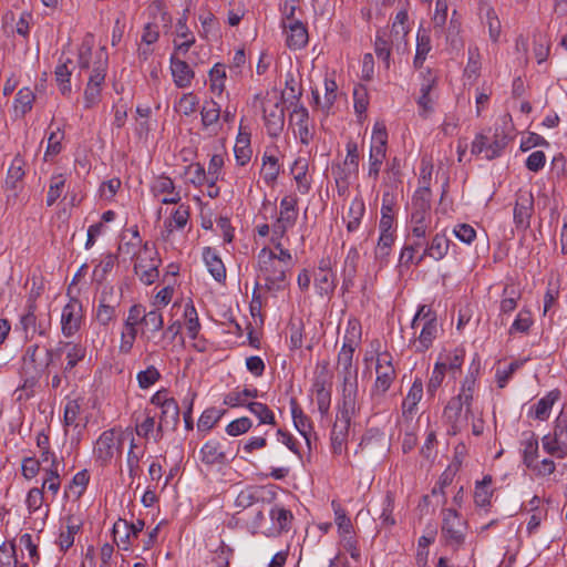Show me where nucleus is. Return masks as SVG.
<instances>
[{"label": "nucleus", "instance_id": "obj_56", "mask_svg": "<svg viewBox=\"0 0 567 567\" xmlns=\"http://www.w3.org/2000/svg\"><path fill=\"white\" fill-rule=\"evenodd\" d=\"M248 410L259 419L262 424H275L274 412L261 402H249L247 404Z\"/></svg>", "mask_w": 567, "mask_h": 567}, {"label": "nucleus", "instance_id": "obj_48", "mask_svg": "<svg viewBox=\"0 0 567 567\" xmlns=\"http://www.w3.org/2000/svg\"><path fill=\"white\" fill-rule=\"evenodd\" d=\"M188 218L189 206L179 205L172 214V217L165 221V227L169 233L174 229H183L186 226Z\"/></svg>", "mask_w": 567, "mask_h": 567}, {"label": "nucleus", "instance_id": "obj_39", "mask_svg": "<svg viewBox=\"0 0 567 567\" xmlns=\"http://www.w3.org/2000/svg\"><path fill=\"white\" fill-rule=\"evenodd\" d=\"M450 240L442 234H436L425 247V255L434 260L443 259L449 251Z\"/></svg>", "mask_w": 567, "mask_h": 567}, {"label": "nucleus", "instance_id": "obj_36", "mask_svg": "<svg viewBox=\"0 0 567 567\" xmlns=\"http://www.w3.org/2000/svg\"><path fill=\"white\" fill-rule=\"evenodd\" d=\"M437 336V322L436 320L429 319V321L422 323V329L417 338L416 351H426L436 339Z\"/></svg>", "mask_w": 567, "mask_h": 567}, {"label": "nucleus", "instance_id": "obj_27", "mask_svg": "<svg viewBox=\"0 0 567 567\" xmlns=\"http://www.w3.org/2000/svg\"><path fill=\"white\" fill-rule=\"evenodd\" d=\"M308 110L303 106H297L290 115V121L295 122L297 126V134L299 135L300 142L305 145H308L312 137L308 126Z\"/></svg>", "mask_w": 567, "mask_h": 567}, {"label": "nucleus", "instance_id": "obj_7", "mask_svg": "<svg viewBox=\"0 0 567 567\" xmlns=\"http://www.w3.org/2000/svg\"><path fill=\"white\" fill-rule=\"evenodd\" d=\"M466 522L462 519L455 509L443 511V522L441 532L446 544L454 549H458L465 540Z\"/></svg>", "mask_w": 567, "mask_h": 567}, {"label": "nucleus", "instance_id": "obj_23", "mask_svg": "<svg viewBox=\"0 0 567 567\" xmlns=\"http://www.w3.org/2000/svg\"><path fill=\"white\" fill-rule=\"evenodd\" d=\"M352 417H346L338 413L337 421L331 431V447L333 453L340 454L347 440Z\"/></svg>", "mask_w": 567, "mask_h": 567}, {"label": "nucleus", "instance_id": "obj_41", "mask_svg": "<svg viewBox=\"0 0 567 567\" xmlns=\"http://www.w3.org/2000/svg\"><path fill=\"white\" fill-rule=\"evenodd\" d=\"M560 398V391L555 389L548 392L535 404L534 415L536 419L545 421L549 417L554 403Z\"/></svg>", "mask_w": 567, "mask_h": 567}, {"label": "nucleus", "instance_id": "obj_54", "mask_svg": "<svg viewBox=\"0 0 567 567\" xmlns=\"http://www.w3.org/2000/svg\"><path fill=\"white\" fill-rule=\"evenodd\" d=\"M89 480L90 475L86 470L76 473L65 489V496L69 497V493H71L75 497H80L84 493Z\"/></svg>", "mask_w": 567, "mask_h": 567}, {"label": "nucleus", "instance_id": "obj_59", "mask_svg": "<svg viewBox=\"0 0 567 567\" xmlns=\"http://www.w3.org/2000/svg\"><path fill=\"white\" fill-rule=\"evenodd\" d=\"M523 460L524 464L527 467H533V464L537 457L538 453V441L534 436V434L530 435V437L523 441Z\"/></svg>", "mask_w": 567, "mask_h": 567}, {"label": "nucleus", "instance_id": "obj_42", "mask_svg": "<svg viewBox=\"0 0 567 567\" xmlns=\"http://www.w3.org/2000/svg\"><path fill=\"white\" fill-rule=\"evenodd\" d=\"M423 395V383L420 378L415 379L408 395L402 402L403 414H412L422 399Z\"/></svg>", "mask_w": 567, "mask_h": 567}, {"label": "nucleus", "instance_id": "obj_40", "mask_svg": "<svg viewBox=\"0 0 567 567\" xmlns=\"http://www.w3.org/2000/svg\"><path fill=\"white\" fill-rule=\"evenodd\" d=\"M69 64H72V61L66 59L64 62L56 65L54 71L55 82L62 95H70L71 93L70 78L72 70L70 69Z\"/></svg>", "mask_w": 567, "mask_h": 567}, {"label": "nucleus", "instance_id": "obj_58", "mask_svg": "<svg viewBox=\"0 0 567 567\" xmlns=\"http://www.w3.org/2000/svg\"><path fill=\"white\" fill-rule=\"evenodd\" d=\"M270 518L277 523L280 532L289 530L291 520L293 518L292 513L284 507L275 506L270 511Z\"/></svg>", "mask_w": 567, "mask_h": 567}, {"label": "nucleus", "instance_id": "obj_17", "mask_svg": "<svg viewBox=\"0 0 567 567\" xmlns=\"http://www.w3.org/2000/svg\"><path fill=\"white\" fill-rule=\"evenodd\" d=\"M82 306L78 300H71L62 310L61 324L62 333L65 337L73 336L81 324Z\"/></svg>", "mask_w": 567, "mask_h": 567}, {"label": "nucleus", "instance_id": "obj_38", "mask_svg": "<svg viewBox=\"0 0 567 567\" xmlns=\"http://www.w3.org/2000/svg\"><path fill=\"white\" fill-rule=\"evenodd\" d=\"M291 172L295 175L297 188L301 194H307L310 189V183L307 179L308 161L302 157H298L291 167Z\"/></svg>", "mask_w": 567, "mask_h": 567}, {"label": "nucleus", "instance_id": "obj_2", "mask_svg": "<svg viewBox=\"0 0 567 567\" xmlns=\"http://www.w3.org/2000/svg\"><path fill=\"white\" fill-rule=\"evenodd\" d=\"M287 267L280 264L275 257V252L265 247L257 256V279L259 284L264 282V289L268 292H278L286 289Z\"/></svg>", "mask_w": 567, "mask_h": 567}, {"label": "nucleus", "instance_id": "obj_49", "mask_svg": "<svg viewBox=\"0 0 567 567\" xmlns=\"http://www.w3.org/2000/svg\"><path fill=\"white\" fill-rule=\"evenodd\" d=\"M431 39L430 35L423 31L417 33L416 38V52L413 64L416 69L422 68L427 53L431 51Z\"/></svg>", "mask_w": 567, "mask_h": 567}, {"label": "nucleus", "instance_id": "obj_24", "mask_svg": "<svg viewBox=\"0 0 567 567\" xmlns=\"http://www.w3.org/2000/svg\"><path fill=\"white\" fill-rule=\"evenodd\" d=\"M377 379L371 388L372 398H381L390 389L395 379V369L390 367L375 368Z\"/></svg>", "mask_w": 567, "mask_h": 567}, {"label": "nucleus", "instance_id": "obj_29", "mask_svg": "<svg viewBox=\"0 0 567 567\" xmlns=\"http://www.w3.org/2000/svg\"><path fill=\"white\" fill-rule=\"evenodd\" d=\"M358 260V250L355 248H351L347 255L342 270V289L344 291H350V289L354 286Z\"/></svg>", "mask_w": 567, "mask_h": 567}, {"label": "nucleus", "instance_id": "obj_37", "mask_svg": "<svg viewBox=\"0 0 567 567\" xmlns=\"http://www.w3.org/2000/svg\"><path fill=\"white\" fill-rule=\"evenodd\" d=\"M44 472L45 476L40 489H47L48 492H51L53 495H56L60 489L61 480L59 474V461L56 460L55 456H52V464L50 465L49 468L44 470Z\"/></svg>", "mask_w": 567, "mask_h": 567}, {"label": "nucleus", "instance_id": "obj_51", "mask_svg": "<svg viewBox=\"0 0 567 567\" xmlns=\"http://www.w3.org/2000/svg\"><path fill=\"white\" fill-rule=\"evenodd\" d=\"M280 172V166L278 164V158L275 156L264 155L262 157V167H261V176L266 184H272Z\"/></svg>", "mask_w": 567, "mask_h": 567}, {"label": "nucleus", "instance_id": "obj_57", "mask_svg": "<svg viewBox=\"0 0 567 567\" xmlns=\"http://www.w3.org/2000/svg\"><path fill=\"white\" fill-rule=\"evenodd\" d=\"M224 411L217 410L215 408H210L205 410L197 423V427L199 431H209L214 427V425L220 420Z\"/></svg>", "mask_w": 567, "mask_h": 567}, {"label": "nucleus", "instance_id": "obj_64", "mask_svg": "<svg viewBox=\"0 0 567 567\" xmlns=\"http://www.w3.org/2000/svg\"><path fill=\"white\" fill-rule=\"evenodd\" d=\"M17 564L16 545L11 543L7 547L6 544H2L0 546V567H17Z\"/></svg>", "mask_w": 567, "mask_h": 567}, {"label": "nucleus", "instance_id": "obj_31", "mask_svg": "<svg viewBox=\"0 0 567 567\" xmlns=\"http://www.w3.org/2000/svg\"><path fill=\"white\" fill-rule=\"evenodd\" d=\"M158 265L159 260H155L153 258H150L148 264H144V259L138 256L134 265V271L142 282L145 285H152L158 277Z\"/></svg>", "mask_w": 567, "mask_h": 567}, {"label": "nucleus", "instance_id": "obj_46", "mask_svg": "<svg viewBox=\"0 0 567 567\" xmlns=\"http://www.w3.org/2000/svg\"><path fill=\"white\" fill-rule=\"evenodd\" d=\"M258 390L257 389H244L243 391H231L224 398V404L235 408V406H247L249 403L247 400L250 398H257Z\"/></svg>", "mask_w": 567, "mask_h": 567}, {"label": "nucleus", "instance_id": "obj_63", "mask_svg": "<svg viewBox=\"0 0 567 567\" xmlns=\"http://www.w3.org/2000/svg\"><path fill=\"white\" fill-rule=\"evenodd\" d=\"M532 323L533 319L530 312L527 310H520L509 329V333H526L529 330Z\"/></svg>", "mask_w": 567, "mask_h": 567}, {"label": "nucleus", "instance_id": "obj_44", "mask_svg": "<svg viewBox=\"0 0 567 567\" xmlns=\"http://www.w3.org/2000/svg\"><path fill=\"white\" fill-rule=\"evenodd\" d=\"M185 326L188 337L196 339L200 331V322L198 319L197 310L192 301L187 302L184 309Z\"/></svg>", "mask_w": 567, "mask_h": 567}, {"label": "nucleus", "instance_id": "obj_61", "mask_svg": "<svg viewBox=\"0 0 567 567\" xmlns=\"http://www.w3.org/2000/svg\"><path fill=\"white\" fill-rule=\"evenodd\" d=\"M174 189L175 184L173 179L164 175L155 177L151 186L154 196L167 195L168 193H173Z\"/></svg>", "mask_w": 567, "mask_h": 567}, {"label": "nucleus", "instance_id": "obj_15", "mask_svg": "<svg viewBox=\"0 0 567 567\" xmlns=\"http://www.w3.org/2000/svg\"><path fill=\"white\" fill-rule=\"evenodd\" d=\"M408 19V11L400 10L394 18L390 32L391 44L398 52L402 53H404L408 48V42L405 39L409 33Z\"/></svg>", "mask_w": 567, "mask_h": 567}, {"label": "nucleus", "instance_id": "obj_47", "mask_svg": "<svg viewBox=\"0 0 567 567\" xmlns=\"http://www.w3.org/2000/svg\"><path fill=\"white\" fill-rule=\"evenodd\" d=\"M315 287L320 296H328L334 291L336 275L332 271H317Z\"/></svg>", "mask_w": 567, "mask_h": 567}, {"label": "nucleus", "instance_id": "obj_14", "mask_svg": "<svg viewBox=\"0 0 567 567\" xmlns=\"http://www.w3.org/2000/svg\"><path fill=\"white\" fill-rule=\"evenodd\" d=\"M179 422V406L176 400L168 402L161 410L159 422L154 434V442H159L165 431H174Z\"/></svg>", "mask_w": 567, "mask_h": 567}, {"label": "nucleus", "instance_id": "obj_35", "mask_svg": "<svg viewBox=\"0 0 567 567\" xmlns=\"http://www.w3.org/2000/svg\"><path fill=\"white\" fill-rule=\"evenodd\" d=\"M144 525V520L142 519H137L133 524H128L125 519H118L113 525L112 529L114 540H117V536H120L121 534H124L125 539H136L140 533L143 530Z\"/></svg>", "mask_w": 567, "mask_h": 567}, {"label": "nucleus", "instance_id": "obj_11", "mask_svg": "<svg viewBox=\"0 0 567 567\" xmlns=\"http://www.w3.org/2000/svg\"><path fill=\"white\" fill-rule=\"evenodd\" d=\"M35 301L30 298L27 312L20 319V326L23 330L25 340H32L35 334L45 336L48 328L50 327V319L47 321L43 319L38 320L35 316Z\"/></svg>", "mask_w": 567, "mask_h": 567}, {"label": "nucleus", "instance_id": "obj_6", "mask_svg": "<svg viewBox=\"0 0 567 567\" xmlns=\"http://www.w3.org/2000/svg\"><path fill=\"white\" fill-rule=\"evenodd\" d=\"M359 172V152L355 142L347 143V156L342 164L332 167L336 184L339 193L346 192L349 186V179Z\"/></svg>", "mask_w": 567, "mask_h": 567}, {"label": "nucleus", "instance_id": "obj_8", "mask_svg": "<svg viewBox=\"0 0 567 567\" xmlns=\"http://www.w3.org/2000/svg\"><path fill=\"white\" fill-rule=\"evenodd\" d=\"M51 357V349H47L44 355H41L38 344L29 346L22 358L23 373L32 379L40 378L52 365Z\"/></svg>", "mask_w": 567, "mask_h": 567}, {"label": "nucleus", "instance_id": "obj_19", "mask_svg": "<svg viewBox=\"0 0 567 567\" xmlns=\"http://www.w3.org/2000/svg\"><path fill=\"white\" fill-rule=\"evenodd\" d=\"M113 287L104 288L101 292L99 306L96 309V320L103 324H109L116 316V302H112Z\"/></svg>", "mask_w": 567, "mask_h": 567}, {"label": "nucleus", "instance_id": "obj_20", "mask_svg": "<svg viewBox=\"0 0 567 567\" xmlns=\"http://www.w3.org/2000/svg\"><path fill=\"white\" fill-rule=\"evenodd\" d=\"M171 71L174 83L179 89L188 87L195 76L194 71L190 69L187 62L179 59L175 54L171 56Z\"/></svg>", "mask_w": 567, "mask_h": 567}, {"label": "nucleus", "instance_id": "obj_10", "mask_svg": "<svg viewBox=\"0 0 567 567\" xmlns=\"http://www.w3.org/2000/svg\"><path fill=\"white\" fill-rule=\"evenodd\" d=\"M122 444L121 436H117L114 430L103 432L94 447L96 460L103 465L110 463L115 454L121 453Z\"/></svg>", "mask_w": 567, "mask_h": 567}, {"label": "nucleus", "instance_id": "obj_22", "mask_svg": "<svg viewBox=\"0 0 567 567\" xmlns=\"http://www.w3.org/2000/svg\"><path fill=\"white\" fill-rule=\"evenodd\" d=\"M284 28L287 32L286 42L290 49H301L308 43V31L300 21H292L289 24L285 22Z\"/></svg>", "mask_w": 567, "mask_h": 567}, {"label": "nucleus", "instance_id": "obj_33", "mask_svg": "<svg viewBox=\"0 0 567 567\" xmlns=\"http://www.w3.org/2000/svg\"><path fill=\"white\" fill-rule=\"evenodd\" d=\"M234 152L239 165L243 166L250 161L252 154L250 147V133L245 132L241 126L236 138Z\"/></svg>", "mask_w": 567, "mask_h": 567}, {"label": "nucleus", "instance_id": "obj_4", "mask_svg": "<svg viewBox=\"0 0 567 567\" xmlns=\"http://www.w3.org/2000/svg\"><path fill=\"white\" fill-rule=\"evenodd\" d=\"M25 159L21 154H17L8 168L4 182V190L7 205L10 207L22 206L27 202L25 197L22 196L24 190L23 179L25 175Z\"/></svg>", "mask_w": 567, "mask_h": 567}, {"label": "nucleus", "instance_id": "obj_50", "mask_svg": "<svg viewBox=\"0 0 567 567\" xmlns=\"http://www.w3.org/2000/svg\"><path fill=\"white\" fill-rule=\"evenodd\" d=\"M200 115L204 127L216 125L220 118V106L213 100L207 101L202 107Z\"/></svg>", "mask_w": 567, "mask_h": 567}, {"label": "nucleus", "instance_id": "obj_26", "mask_svg": "<svg viewBox=\"0 0 567 567\" xmlns=\"http://www.w3.org/2000/svg\"><path fill=\"white\" fill-rule=\"evenodd\" d=\"M200 460L207 465L224 464L227 455L218 441H208L200 449Z\"/></svg>", "mask_w": 567, "mask_h": 567}, {"label": "nucleus", "instance_id": "obj_25", "mask_svg": "<svg viewBox=\"0 0 567 567\" xmlns=\"http://www.w3.org/2000/svg\"><path fill=\"white\" fill-rule=\"evenodd\" d=\"M141 338L151 341L154 333L163 329L164 320L159 310L154 309L145 312L142 320Z\"/></svg>", "mask_w": 567, "mask_h": 567}, {"label": "nucleus", "instance_id": "obj_43", "mask_svg": "<svg viewBox=\"0 0 567 567\" xmlns=\"http://www.w3.org/2000/svg\"><path fill=\"white\" fill-rule=\"evenodd\" d=\"M66 176L64 174H54L49 182V189L47 193V206H52L62 195L65 188Z\"/></svg>", "mask_w": 567, "mask_h": 567}, {"label": "nucleus", "instance_id": "obj_30", "mask_svg": "<svg viewBox=\"0 0 567 567\" xmlns=\"http://www.w3.org/2000/svg\"><path fill=\"white\" fill-rule=\"evenodd\" d=\"M506 126L507 124L505 123V125L502 128H495L493 140L491 142L488 141V146L486 147V159L492 161L494 158L499 157L503 151L506 148L509 141L508 135L505 132Z\"/></svg>", "mask_w": 567, "mask_h": 567}, {"label": "nucleus", "instance_id": "obj_55", "mask_svg": "<svg viewBox=\"0 0 567 567\" xmlns=\"http://www.w3.org/2000/svg\"><path fill=\"white\" fill-rule=\"evenodd\" d=\"M447 369V362L446 361H437L434 365V369L432 371L431 378L427 383V393L430 395H434L436 390L441 386L444 377L445 371Z\"/></svg>", "mask_w": 567, "mask_h": 567}, {"label": "nucleus", "instance_id": "obj_3", "mask_svg": "<svg viewBox=\"0 0 567 567\" xmlns=\"http://www.w3.org/2000/svg\"><path fill=\"white\" fill-rule=\"evenodd\" d=\"M361 328L357 321H349L343 344L338 353L337 371L340 380L358 378V367L353 363V354L360 343Z\"/></svg>", "mask_w": 567, "mask_h": 567}, {"label": "nucleus", "instance_id": "obj_16", "mask_svg": "<svg viewBox=\"0 0 567 567\" xmlns=\"http://www.w3.org/2000/svg\"><path fill=\"white\" fill-rule=\"evenodd\" d=\"M268 103L269 101L264 104L265 125L268 134L272 137H277L284 130L285 111L279 102H275L271 105Z\"/></svg>", "mask_w": 567, "mask_h": 567}, {"label": "nucleus", "instance_id": "obj_34", "mask_svg": "<svg viewBox=\"0 0 567 567\" xmlns=\"http://www.w3.org/2000/svg\"><path fill=\"white\" fill-rule=\"evenodd\" d=\"M35 95L29 87H22L18 91L13 101V112L16 117H23L32 110Z\"/></svg>", "mask_w": 567, "mask_h": 567}, {"label": "nucleus", "instance_id": "obj_1", "mask_svg": "<svg viewBox=\"0 0 567 567\" xmlns=\"http://www.w3.org/2000/svg\"><path fill=\"white\" fill-rule=\"evenodd\" d=\"M79 68L87 70L92 68L89 82L84 90V107L92 109L101 101V89L105 81L109 65V54L105 48H100L93 56L92 41L84 40L79 48Z\"/></svg>", "mask_w": 567, "mask_h": 567}, {"label": "nucleus", "instance_id": "obj_60", "mask_svg": "<svg viewBox=\"0 0 567 567\" xmlns=\"http://www.w3.org/2000/svg\"><path fill=\"white\" fill-rule=\"evenodd\" d=\"M486 24L488 27V35L493 42H497L501 35V21L492 7H488L485 12Z\"/></svg>", "mask_w": 567, "mask_h": 567}, {"label": "nucleus", "instance_id": "obj_5", "mask_svg": "<svg viewBox=\"0 0 567 567\" xmlns=\"http://www.w3.org/2000/svg\"><path fill=\"white\" fill-rule=\"evenodd\" d=\"M473 415L470 394L452 398L443 412L445 423L449 425V434L456 435L467 425L468 416Z\"/></svg>", "mask_w": 567, "mask_h": 567}, {"label": "nucleus", "instance_id": "obj_13", "mask_svg": "<svg viewBox=\"0 0 567 567\" xmlns=\"http://www.w3.org/2000/svg\"><path fill=\"white\" fill-rule=\"evenodd\" d=\"M52 355H65L66 364L63 368V373L66 375L80 361L85 358L86 349L74 342L60 341L55 348H51Z\"/></svg>", "mask_w": 567, "mask_h": 567}, {"label": "nucleus", "instance_id": "obj_9", "mask_svg": "<svg viewBox=\"0 0 567 567\" xmlns=\"http://www.w3.org/2000/svg\"><path fill=\"white\" fill-rule=\"evenodd\" d=\"M359 410L358 378L342 380L338 413L346 417H353Z\"/></svg>", "mask_w": 567, "mask_h": 567}, {"label": "nucleus", "instance_id": "obj_28", "mask_svg": "<svg viewBox=\"0 0 567 567\" xmlns=\"http://www.w3.org/2000/svg\"><path fill=\"white\" fill-rule=\"evenodd\" d=\"M203 258L214 279L218 282L224 281L226 279V268L217 252L213 248L206 247L203 250Z\"/></svg>", "mask_w": 567, "mask_h": 567}, {"label": "nucleus", "instance_id": "obj_62", "mask_svg": "<svg viewBox=\"0 0 567 567\" xmlns=\"http://www.w3.org/2000/svg\"><path fill=\"white\" fill-rule=\"evenodd\" d=\"M210 90L220 94L225 87L224 80L226 79V71L224 65L215 64L209 72Z\"/></svg>", "mask_w": 567, "mask_h": 567}, {"label": "nucleus", "instance_id": "obj_12", "mask_svg": "<svg viewBox=\"0 0 567 567\" xmlns=\"http://www.w3.org/2000/svg\"><path fill=\"white\" fill-rule=\"evenodd\" d=\"M534 213V197L530 192L519 190L514 207V223L517 229L526 230L530 226Z\"/></svg>", "mask_w": 567, "mask_h": 567}, {"label": "nucleus", "instance_id": "obj_53", "mask_svg": "<svg viewBox=\"0 0 567 567\" xmlns=\"http://www.w3.org/2000/svg\"><path fill=\"white\" fill-rule=\"evenodd\" d=\"M520 298L519 291L513 285H508L503 290V299L501 301V312L509 313L517 307V301Z\"/></svg>", "mask_w": 567, "mask_h": 567}, {"label": "nucleus", "instance_id": "obj_21", "mask_svg": "<svg viewBox=\"0 0 567 567\" xmlns=\"http://www.w3.org/2000/svg\"><path fill=\"white\" fill-rule=\"evenodd\" d=\"M328 362L322 363V371L313 382V389L316 391L318 410L322 415L329 412L331 403V391L326 388L324 373L327 372Z\"/></svg>", "mask_w": 567, "mask_h": 567}, {"label": "nucleus", "instance_id": "obj_32", "mask_svg": "<svg viewBox=\"0 0 567 567\" xmlns=\"http://www.w3.org/2000/svg\"><path fill=\"white\" fill-rule=\"evenodd\" d=\"M290 406L295 427L305 437L307 444L309 445V433L312 427L310 419L303 413L296 399H291Z\"/></svg>", "mask_w": 567, "mask_h": 567}, {"label": "nucleus", "instance_id": "obj_52", "mask_svg": "<svg viewBox=\"0 0 567 567\" xmlns=\"http://www.w3.org/2000/svg\"><path fill=\"white\" fill-rule=\"evenodd\" d=\"M492 477L485 476L482 482H478L474 492V502L480 507L489 505L493 492L489 489Z\"/></svg>", "mask_w": 567, "mask_h": 567}, {"label": "nucleus", "instance_id": "obj_45", "mask_svg": "<svg viewBox=\"0 0 567 567\" xmlns=\"http://www.w3.org/2000/svg\"><path fill=\"white\" fill-rule=\"evenodd\" d=\"M391 45V41L386 39V32L379 30L375 37L374 51L377 56L384 63L385 69L390 68Z\"/></svg>", "mask_w": 567, "mask_h": 567}, {"label": "nucleus", "instance_id": "obj_18", "mask_svg": "<svg viewBox=\"0 0 567 567\" xmlns=\"http://www.w3.org/2000/svg\"><path fill=\"white\" fill-rule=\"evenodd\" d=\"M435 85L436 79L429 72V76L424 78V81L421 84L420 96L417 99L420 115L422 117H427L434 111L435 97L433 95V90Z\"/></svg>", "mask_w": 567, "mask_h": 567}]
</instances>
